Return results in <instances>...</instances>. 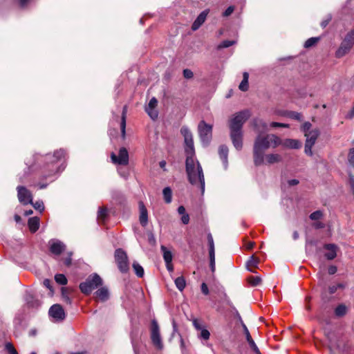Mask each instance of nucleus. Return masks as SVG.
<instances>
[{
	"instance_id": "nucleus-1",
	"label": "nucleus",
	"mask_w": 354,
	"mask_h": 354,
	"mask_svg": "<svg viewBox=\"0 0 354 354\" xmlns=\"http://www.w3.org/2000/svg\"><path fill=\"white\" fill-rule=\"evenodd\" d=\"M180 133L184 137L185 151L186 153V172L189 181L193 185L199 186L202 192H203L205 190V178L203 169L199 162L195 158L192 133L185 127L181 128Z\"/></svg>"
},
{
	"instance_id": "nucleus-2",
	"label": "nucleus",
	"mask_w": 354,
	"mask_h": 354,
	"mask_svg": "<svg viewBox=\"0 0 354 354\" xmlns=\"http://www.w3.org/2000/svg\"><path fill=\"white\" fill-rule=\"evenodd\" d=\"M281 140L274 134L259 135L254 143L253 159L255 166L263 165L264 151L270 147L275 148L280 145Z\"/></svg>"
},
{
	"instance_id": "nucleus-3",
	"label": "nucleus",
	"mask_w": 354,
	"mask_h": 354,
	"mask_svg": "<svg viewBox=\"0 0 354 354\" xmlns=\"http://www.w3.org/2000/svg\"><path fill=\"white\" fill-rule=\"evenodd\" d=\"M250 117V113L248 110H244L232 115L229 120L230 131H242L244 123Z\"/></svg>"
},
{
	"instance_id": "nucleus-4",
	"label": "nucleus",
	"mask_w": 354,
	"mask_h": 354,
	"mask_svg": "<svg viewBox=\"0 0 354 354\" xmlns=\"http://www.w3.org/2000/svg\"><path fill=\"white\" fill-rule=\"evenodd\" d=\"M102 283V280L100 277L97 274H93L89 275L85 281L80 284V289L84 295H89Z\"/></svg>"
},
{
	"instance_id": "nucleus-5",
	"label": "nucleus",
	"mask_w": 354,
	"mask_h": 354,
	"mask_svg": "<svg viewBox=\"0 0 354 354\" xmlns=\"http://www.w3.org/2000/svg\"><path fill=\"white\" fill-rule=\"evenodd\" d=\"M64 155L65 152L62 149L56 151L53 155H46V160H47V164L46 167L49 169V174L44 176L45 178L52 176L58 171L55 162L59 161L62 158H64Z\"/></svg>"
},
{
	"instance_id": "nucleus-6",
	"label": "nucleus",
	"mask_w": 354,
	"mask_h": 354,
	"mask_svg": "<svg viewBox=\"0 0 354 354\" xmlns=\"http://www.w3.org/2000/svg\"><path fill=\"white\" fill-rule=\"evenodd\" d=\"M354 45V30L347 33L345 38L342 41L339 48L336 51V57H342L346 55L353 48Z\"/></svg>"
},
{
	"instance_id": "nucleus-7",
	"label": "nucleus",
	"mask_w": 354,
	"mask_h": 354,
	"mask_svg": "<svg viewBox=\"0 0 354 354\" xmlns=\"http://www.w3.org/2000/svg\"><path fill=\"white\" fill-rule=\"evenodd\" d=\"M198 129L202 142L205 145L208 144L212 138V126L201 121L198 124Z\"/></svg>"
},
{
	"instance_id": "nucleus-8",
	"label": "nucleus",
	"mask_w": 354,
	"mask_h": 354,
	"mask_svg": "<svg viewBox=\"0 0 354 354\" xmlns=\"http://www.w3.org/2000/svg\"><path fill=\"white\" fill-rule=\"evenodd\" d=\"M115 259L118 268L122 272H126L129 270L128 257L126 252L122 249H118L115 252Z\"/></svg>"
},
{
	"instance_id": "nucleus-9",
	"label": "nucleus",
	"mask_w": 354,
	"mask_h": 354,
	"mask_svg": "<svg viewBox=\"0 0 354 354\" xmlns=\"http://www.w3.org/2000/svg\"><path fill=\"white\" fill-rule=\"evenodd\" d=\"M151 339L153 345L158 349H162L163 347L162 339L160 334V328L158 322L152 320L151 326Z\"/></svg>"
},
{
	"instance_id": "nucleus-10",
	"label": "nucleus",
	"mask_w": 354,
	"mask_h": 354,
	"mask_svg": "<svg viewBox=\"0 0 354 354\" xmlns=\"http://www.w3.org/2000/svg\"><path fill=\"white\" fill-rule=\"evenodd\" d=\"M111 160L115 164L127 165L129 163V153L126 148L122 147L119 150L118 156L114 153L111 155Z\"/></svg>"
},
{
	"instance_id": "nucleus-11",
	"label": "nucleus",
	"mask_w": 354,
	"mask_h": 354,
	"mask_svg": "<svg viewBox=\"0 0 354 354\" xmlns=\"http://www.w3.org/2000/svg\"><path fill=\"white\" fill-rule=\"evenodd\" d=\"M17 189L18 199L20 203L24 205L32 203V194L29 190L23 186H18Z\"/></svg>"
},
{
	"instance_id": "nucleus-12",
	"label": "nucleus",
	"mask_w": 354,
	"mask_h": 354,
	"mask_svg": "<svg viewBox=\"0 0 354 354\" xmlns=\"http://www.w3.org/2000/svg\"><path fill=\"white\" fill-rule=\"evenodd\" d=\"M49 315L57 321L63 320L65 318V313L59 304H54L49 309Z\"/></svg>"
},
{
	"instance_id": "nucleus-13",
	"label": "nucleus",
	"mask_w": 354,
	"mask_h": 354,
	"mask_svg": "<svg viewBox=\"0 0 354 354\" xmlns=\"http://www.w3.org/2000/svg\"><path fill=\"white\" fill-rule=\"evenodd\" d=\"M230 136L234 147L237 150H241L243 147V131H230Z\"/></svg>"
},
{
	"instance_id": "nucleus-14",
	"label": "nucleus",
	"mask_w": 354,
	"mask_h": 354,
	"mask_svg": "<svg viewBox=\"0 0 354 354\" xmlns=\"http://www.w3.org/2000/svg\"><path fill=\"white\" fill-rule=\"evenodd\" d=\"M157 104L158 100L156 98L152 97L145 108L146 112L152 120H156L158 115V111L156 109Z\"/></svg>"
},
{
	"instance_id": "nucleus-15",
	"label": "nucleus",
	"mask_w": 354,
	"mask_h": 354,
	"mask_svg": "<svg viewBox=\"0 0 354 354\" xmlns=\"http://www.w3.org/2000/svg\"><path fill=\"white\" fill-rule=\"evenodd\" d=\"M208 13V9L205 10L201 12V14L197 17L192 26V30L195 31L201 27V26L205 21Z\"/></svg>"
},
{
	"instance_id": "nucleus-16",
	"label": "nucleus",
	"mask_w": 354,
	"mask_h": 354,
	"mask_svg": "<svg viewBox=\"0 0 354 354\" xmlns=\"http://www.w3.org/2000/svg\"><path fill=\"white\" fill-rule=\"evenodd\" d=\"M50 252L57 255L60 254L65 248L64 243L59 241L52 240L50 241Z\"/></svg>"
},
{
	"instance_id": "nucleus-17",
	"label": "nucleus",
	"mask_w": 354,
	"mask_h": 354,
	"mask_svg": "<svg viewBox=\"0 0 354 354\" xmlns=\"http://www.w3.org/2000/svg\"><path fill=\"white\" fill-rule=\"evenodd\" d=\"M139 209H140V223L143 226L145 227L148 223V214L147 210L142 202L139 203Z\"/></svg>"
},
{
	"instance_id": "nucleus-18",
	"label": "nucleus",
	"mask_w": 354,
	"mask_h": 354,
	"mask_svg": "<svg viewBox=\"0 0 354 354\" xmlns=\"http://www.w3.org/2000/svg\"><path fill=\"white\" fill-rule=\"evenodd\" d=\"M324 248L327 250L325 257L328 260H333L337 256V246L334 244H326Z\"/></svg>"
},
{
	"instance_id": "nucleus-19",
	"label": "nucleus",
	"mask_w": 354,
	"mask_h": 354,
	"mask_svg": "<svg viewBox=\"0 0 354 354\" xmlns=\"http://www.w3.org/2000/svg\"><path fill=\"white\" fill-rule=\"evenodd\" d=\"M319 135V131L318 129H313L310 131L308 133H306L305 137L306 138V143L314 145L318 136Z\"/></svg>"
},
{
	"instance_id": "nucleus-20",
	"label": "nucleus",
	"mask_w": 354,
	"mask_h": 354,
	"mask_svg": "<svg viewBox=\"0 0 354 354\" xmlns=\"http://www.w3.org/2000/svg\"><path fill=\"white\" fill-rule=\"evenodd\" d=\"M281 160V156L277 153H264V160L265 162L263 165H272L274 163H277L280 162Z\"/></svg>"
},
{
	"instance_id": "nucleus-21",
	"label": "nucleus",
	"mask_w": 354,
	"mask_h": 354,
	"mask_svg": "<svg viewBox=\"0 0 354 354\" xmlns=\"http://www.w3.org/2000/svg\"><path fill=\"white\" fill-rule=\"evenodd\" d=\"M95 297L101 301H106L109 297V290L106 287L99 288L95 292Z\"/></svg>"
},
{
	"instance_id": "nucleus-22",
	"label": "nucleus",
	"mask_w": 354,
	"mask_h": 354,
	"mask_svg": "<svg viewBox=\"0 0 354 354\" xmlns=\"http://www.w3.org/2000/svg\"><path fill=\"white\" fill-rule=\"evenodd\" d=\"M281 145L290 149H299L301 146V142L295 139H286L281 141Z\"/></svg>"
},
{
	"instance_id": "nucleus-23",
	"label": "nucleus",
	"mask_w": 354,
	"mask_h": 354,
	"mask_svg": "<svg viewBox=\"0 0 354 354\" xmlns=\"http://www.w3.org/2000/svg\"><path fill=\"white\" fill-rule=\"evenodd\" d=\"M218 153L220 158L222 160L223 163L226 168L227 166V155H228V148L225 145H221L218 149Z\"/></svg>"
},
{
	"instance_id": "nucleus-24",
	"label": "nucleus",
	"mask_w": 354,
	"mask_h": 354,
	"mask_svg": "<svg viewBox=\"0 0 354 354\" xmlns=\"http://www.w3.org/2000/svg\"><path fill=\"white\" fill-rule=\"evenodd\" d=\"M259 259L254 255L250 257L246 263V266L250 272H254V268H258Z\"/></svg>"
},
{
	"instance_id": "nucleus-25",
	"label": "nucleus",
	"mask_w": 354,
	"mask_h": 354,
	"mask_svg": "<svg viewBox=\"0 0 354 354\" xmlns=\"http://www.w3.org/2000/svg\"><path fill=\"white\" fill-rule=\"evenodd\" d=\"M29 230L31 232H35L39 227V219L37 217L29 218L28 222Z\"/></svg>"
},
{
	"instance_id": "nucleus-26",
	"label": "nucleus",
	"mask_w": 354,
	"mask_h": 354,
	"mask_svg": "<svg viewBox=\"0 0 354 354\" xmlns=\"http://www.w3.org/2000/svg\"><path fill=\"white\" fill-rule=\"evenodd\" d=\"M127 111V106H124L123 107L122 110V119H121V123H120V128H121V133L123 138L125 137V129H126V114Z\"/></svg>"
},
{
	"instance_id": "nucleus-27",
	"label": "nucleus",
	"mask_w": 354,
	"mask_h": 354,
	"mask_svg": "<svg viewBox=\"0 0 354 354\" xmlns=\"http://www.w3.org/2000/svg\"><path fill=\"white\" fill-rule=\"evenodd\" d=\"M160 250L163 254V259L165 263H171L172 261L173 255L165 246L161 245Z\"/></svg>"
},
{
	"instance_id": "nucleus-28",
	"label": "nucleus",
	"mask_w": 354,
	"mask_h": 354,
	"mask_svg": "<svg viewBox=\"0 0 354 354\" xmlns=\"http://www.w3.org/2000/svg\"><path fill=\"white\" fill-rule=\"evenodd\" d=\"M248 78L249 74L247 72H244L243 75V80L239 84V89L242 91H246L248 89Z\"/></svg>"
},
{
	"instance_id": "nucleus-29",
	"label": "nucleus",
	"mask_w": 354,
	"mask_h": 354,
	"mask_svg": "<svg viewBox=\"0 0 354 354\" xmlns=\"http://www.w3.org/2000/svg\"><path fill=\"white\" fill-rule=\"evenodd\" d=\"M175 285L176 288L180 290L183 291L186 286L185 279L183 277H177L175 281Z\"/></svg>"
},
{
	"instance_id": "nucleus-30",
	"label": "nucleus",
	"mask_w": 354,
	"mask_h": 354,
	"mask_svg": "<svg viewBox=\"0 0 354 354\" xmlns=\"http://www.w3.org/2000/svg\"><path fill=\"white\" fill-rule=\"evenodd\" d=\"M247 280L252 286H259L261 282V279L259 276H250Z\"/></svg>"
},
{
	"instance_id": "nucleus-31",
	"label": "nucleus",
	"mask_w": 354,
	"mask_h": 354,
	"mask_svg": "<svg viewBox=\"0 0 354 354\" xmlns=\"http://www.w3.org/2000/svg\"><path fill=\"white\" fill-rule=\"evenodd\" d=\"M133 268L135 271L136 274L138 277H142L144 275V269L137 262H133Z\"/></svg>"
},
{
	"instance_id": "nucleus-32",
	"label": "nucleus",
	"mask_w": 354,
	"mask_h": 354,
	"mask_svg": "<svg viewBox=\"0 0 354 354\" xmlns=\"http://www.w3.org/2000/svg\"><path fill=\"white\" fill-rule=\"evenodd\" d=\"M162 193H163L164 199H165V202L167 203H171V198H172L171 189L169 187H165L163 189Z\"/></svg>"
},
{
	"instance_id": "nucleus-33",
	"label": "nucleus",
	"mask_w": 354,
	"mask_h": 354,
	"mask_svg": "<svg viewBox=\"0 0 354 354\" xmlns=\"http://www.w3.org/2000/svg\"><path fill=\"white\" fill-rule=\"evenodd\" d=\"M346 307L345 305H339L335 310V315L338 317L344 315L346 313Z\"/></svg>"
},
{
	"instance_id": "nucleus-34",
	"label": "nucleus",
	"mask_w": 354,
	"mask_h": 354,
	"mask_svg": "<svg viewBox=\"0 0 354 354\" xmlns=\"http://www.w3.org/2000/svg\"><path fill=\"white\" fill-rule=\"evenodd\" d=\"M107 215V209L104 207L99 209L97 212V219L100 221L104 222Z\"/></svg>"
},
{
	"instance_id": "nucleus-35",
	"label": "nucleus",
	"mask_w": 354,
	"mask_h": 354,
	"mask_svg": "<svg viewBox=\"0 0 354 354\" xmlns=\"http://www.w3.org/2000/svg\"><path fill=\"white\" fill-rule=\"evenodd\" d=\"M207 241L209 244V254H215L214 240L211 234H207Z\"/></svg>"
},
{
	"instance_id": "nucleus-36",
	"label": "nucleus",
	"mask_w": 354,
	"mask_h": 354,
	"mask_svg": "<svg viewBox=\"0 0 354 354\" xmlns=\"http://www.w3.org/2000/svg\"><path fill=\"white\" fill-rule=\"evenodd\" d=\"M247 342H248L250 347L255 353V354H261L259 349L258 348L252 337L247 339Z\"/></svg>"
},
{
	"instance_id": "nucleus-37",
	"label": "nucleus",
	"mask_w": 354,
	"mask_h": 354,
	"mask_svg": "<svg viewBox=\"0 0 354 354\" xmlns=\"http://www.w3.org/2000/svg\"><path fill=\"white\" fill-rule=\"evenodd\" d=\"M55 281L61 285H66L67 283L66 277L62 274H57L55 276Z\"/></svg>"
},
{
	"instance_id": "nucleus-38",
	"label": "nucleus",
	"mask_w": 354,
	"mask_h": 354,
	"mask_svg": "<svg viewBox=\"0 0 354 354\" xmlns=\"http://www.w3.org/2000/svg\"><path fill=\"white\" fill-rule=\"evenodd\" d=\"M322 216H323L322 212L321 210H317V211H315V212H313L312 214H310V218L313 221H317V220L322 218Z\"/></svg>"
},
{
	"instance_id": "nucleus-39",
	"label": "nucleus",
	"mask_w": 354,
	"mask_h": 354,
	"mask_svg": "<svg viewBox=\"0 0 354 354\" xmlns=\"http://www.w3.org/2000/svg\"><path fill=\"white\" fill-rule=\"evenodd\" d=\"M319 40L318 37H311L306 40V41L304 44L305 48H310L313 46H314Z\"/></svg>"
},
{
	"instance_id": "nucleus-40",
	"label": "nucleus",
	"mask_w": 354,
	"mask_h": 354,
	"mask_svg": "<svg viewBox=\"0 0 354 354\" xmlns=\"http://www.w3.org/2000/svg\"><path fill=\"white\" fill-rule=\"evenodd\" d=\"M236 41L225 40V41H222L218 46V48L221 49V48H228V47L234 45V44H236Z\"/></svg>"
},
{
	"instance_id": "nucleus-41",
	"label": "nucleus",
	"mask_w": 354,
	"mask_h": 354,
	"mask_svg": "<svg viewBox=\"0 0 354 354\" xmlns=\"http://www.w3.org/2000/svg\"><path fill=\"white\" fill-rule=\"evenodd\" d=\"M344 288V285L342 284V283H337L336 285H333V286H330L328 288L329 290V292L330 294H333L335 293L337 289L339 288Z\"/></svg>"
},
{
	"instance_id": "nucleus-42",
	"label": "nucleus",
	"mask_w": 354,
	"mask_h": 354,
	"mask_svg": "<svg viewBox=\"0 0 354 354\" xmlns=\"http://www.w3.org/2000/svg\"><path fill=\"white\" fill-rule=\"evenodd\" d=\"M209 254V267L211 271L214 272L215 271V254Z\"/></svg>"
},
{
	"instance_id": "nucleus-43",
	"label": "nucleus",
	"mask_w": 354,
	"mask_h": 354,
	"mask_svg": "<svg viewBox=\"0 0 354 354\" xmlns=\"http://www.w3.org/2000/svg\"><path fill=\"white\" fill-rule=\"evenodd\" d=\"M6 349L9 354H18L17 351L11 343H7L6 344Z\"/></svg>"
},
{
	"instance_id": "nucleus-44",
	"label": "nucleus",
	"mask_w": 354,
	"mask_h": 354,
	"mask_svg": "<svg viewBox=\"0 0 354 354\" xmlns=\"http://www.w3.org/2000/svg\"><path fill=\"white\" fill-rule=\"evenodd\" d=\"M348 160L351 165L354 167V148H351L348 153Z\"/></svg>"
},
{
	"instance_id": "nucleus-45",
	"label": "nucleus",
	"mask_w": 354,
	"mask_h": 354,
	"mask_svg": "<svg viewBox=\"0 0 354 354\" xmlns=\"http://www.w3.org/2000/svg\"><path fill=\"white\" fill-rule=\"evenodd\" d=\"M314 145H312L311 143L310 144H307V143H305V149H304V151H305V153L308 155V156H313V151H312V148Z\"/></svg>"
},
{
	"instance_id": "nucleus-46",
	"label": "nucleus",
	"mask_w": 354,
	"mask_h": 354,
	"mask_svg": "<svg viewBox=\"0 0 354 354\" xmlns=\"http://www.w3.org/2000/svg\"><path fill=\"white\" fill-rule=\"evenodd\" d=\"M33 207L36 209L42 212L44 209V205L42 201H37L35 203H32Z\"/></svg>"
},
{
	"instance_id": "nucleus-47",
	"label": "nucleus",
	"mask_w": 354,
	"mask_h": 354,
	"mask_svg": "<svg viewBox=\"0 0 354 354\" xmlns=\"http://www.w3.org/2000/svg\"><path fill=\"white\" fill-rule=\"evenodd\" d=\"M270 127H285V128H288L289 127V125L288 124H285V123H280V122H272L270 123Z\"/></svg>"
},
{
	"instance_id": "nucleus-48",
	"label": "nucleus",
	"mask_w": 354,
	"mask_h": 354,
	"mask_svg": "<svg viewBox=\"0 0 354 354\" xmlns=\"http://www.w3.org/2000/svg\"><path fill=\"white\" fill-rule=\"evenodd\" d=\"M200 336L201 338H203L204 339H208L209 338L210 333L207 330L203 329V330H201Z\"/></svg>"
},
{
	"instance_id": "nucleus-49",
	"label": "nucleus",
	"mask_w": 354,
	"mask_h": 354,
	"mask_svg": "<svg viewBox=\"0 0 354 354\" xmlns=\"http://www.w3.org/2000/svg\"><path fill=\"white\" fill-rule=\"evenodd\" d=\"M310 127H311V124L308 122H305L303 125H302V131L304 132V135L306 134V133H308L310 130Z\"/></svg>"
},
{
	"instance_id": "nucleus-50",
	"label": "nucleus",
	"mask_w": 354,
	"mask_h": 354,
	"mask_svg": "<svg viewBox=\"0 0 354 354\" xmlns=\"http://www.w3.org/2000/svg\"><path fill=\"white\" fill-rule=\"evenodd\" d=\"M289 116L295 120H301V115L299 113L297 112H290L289 113Z\"/></svg>"
},
{
	"instance_id": "nucleus-51",
	"label": "nucleus",
	"mask_w": 354,
	"mask_h": 354,
	"mask_svg": "<svg viewBox=\"0 0 354 354\" xmlns=\"http://www.w3.org/2000/svg\"><path fill=\"white\" fill-rule=\"evenodd\" d=\"M183 75L186 79H190L193 77V72L189 69H185L183 71Z\"/></svg>"
},
{
	"instance_id": "nucleus-52",
	"label": "nucleus",
	"mask_w": 354,
	"mask_h": 354,
	"mask_svg": "<svg viewBox=\"0 0 354 354\" xmlns=\"http://www.w3.org/2000/svg\"><path fill=\"white\" fill-rule=\"evenodd\" d=\"M241 325H242V327H243V333L245 335V337H246V339L251 337V335H250V333L249 332V330L248 329L247 326H245V324L241 322Z\"/></svg>"
},
{
	"instance_id": "nucleus-53",
	"label": "nucleus",
	"mask_w": 354,
	"mask_h": 354,
	"mask_svg": "<svg viewBox=\"0 0 354 354\" xmlns=\"http://www.w3.org/2000/svg\"><path fill=\"white\" fill-rule=\"evenodd\" d=\"M181 221L183 224H188L189 222V216L187 214L182 215Z\"/></svg>"
},
{
	"instance_id": "nucleus-54",
	"label": "nucleus",
	"mask_w": 354,
	"mask_h": 354,
	"mask_svg": "<svg viewBox=\"0 0 354 354\" xmlns=\"http://www.w3.org/2000/svg\"><path fill=\"white\" fill-rule=\"evenodd\" d=\"M201 291L205 295L209 294V289H208V287H207V284L205 283H203L201 284Z\"/></svg>"
},
{
	"instance_id": "nucleus-55",
	"label": "nucleus",
	"mask_w": 354,
	"mask_h": 354,
	"mask_svg": "<svg viewBox=\"0 0 354 354\" xmlns=\"http://www.w3.org/2000/svg\"><path fill=\"white\" fill-rule=\"evenodd\" d=\"M234 10L233 6H229L224 12L223 15L225 17L230 16L233 12Z\"/></svg>"
},
{
	"instance_id": "nucleus-56",
	"label": "nucleus",
	"mask_w": 354,
	"mask_h": 354,
	"mask_svg": "<svg viewBox=\"0 0 354 354\" xmlns=\"http://www.w3.org/2000/svg\"><path fill=\"white\" fill-rule=\"evenodd\" d=\"M192 322H193L194 326L195 327V328L196 330H201V324L196 319H194Z\"/></svg>"
},
{
	"instance_id": "nucleus-57",
	"label": "nucleus",
	"mask_w": 354,
	"mask_h": 354,
	"mask_svg": "<svg viewBox=\"0 0 354 354\" xmlns=\"http://www.w3.org/2000/svg\"><path fill=\"white\" fill-rule=\"evenodd\" d=\"M44 285L50 291H52L51 281L49 279H45L44 281Z\"/></svg>"
},
{
	"instance_id": "nucleus-58",
	"label": "nucleus",
	"mask_w": 354,
	"mask_h": 354,
	"mask_svg": "<svg viewBox=\"0 0 354 354\" xmlns=\"http://www.w3.org/2000/svg\"><path fill=\"white\" fill-rule=\"evenodd\" d=\"M337 272V268L334 266H331L328 268V273L330 274H333Z\"/></svg>"
},
{
	"instance_id": "nucleus-59",
	"label": "nucleus",
	"mask_w": 354,
	"mask_h": 354,
	"mask_svg": "<svg viewBox=\"0 0 354 354\" xmlns=\"http://www.w3.org/2000/svg\"><path fill=\"white\" fill-rule=\"evenodd\" d=\"M71 254L64 259V263L66 266H69L71 264Z\"/></svg>"
},
{
	"instance_id": "nucleus-60",
	"label": "nucleus",
	"mask_w": 354,
	"mask_h": 354,
	"mask_svg": "<svg viewBox=\"0 0 354 354\" xmlns=\"http://www.w3.org/2000/svg\"><path fill=\"white\" fill-rule=\"evenodd\" d=\"M349 183L352 189L354 191V176L350 175L349 176Z\"/></svg>"
},
{
	"instance_id": "nucleus-61",
	"label": "nucleus",
	"mask_w": 354,
	"mask_h": 354,
	"mask_svg": "<svg viewBox=\"0 0 354 354\" xmlns=\"http://www.w3.org/2000/svg\"><path fill=\"white\" fill-rule=\"evenodd\" d=\"M178 212L179 214L183 215L184 214H186L185 212V208L183 206H180L178 208Z\"/></svg>"
},
{
	"instance_id": "nucleus-62",
	"label": "nucleus",
	"mask_w": 354,
	"mask_h": 354,
	"mask_svg": "<svg viewBox=\"0 0 354 354\" xmlns=\"http://www.w3.org/2000/svg\"><path fill=\"white\" fill-rule=\"evenodd\" d=\"M254 245V242H248L245 244V248L247 250H251L253 248Z\"/></svg>"
},
{
	"instance_id": "nucleus-63",
	"label": "nucleus",
	"mask_w": 354,
	"mask_h": 354,
	"mask_svg": "<svg viewBox=\"0 0 354 354\" xmlns=\"http://www.w3.org/2000/svg\"><path fill=\"white\" fill-rule=\"evenodd\" d=\"M299 183V180H296V179H292V180H288V184L289 185H296Z\"/></svg>"
},
{
	"instance_id": "nucleus-64",
	"label": "nucleus",
	"mask_w": 354,
	"mask_h": 354,
	"mask_svg": "<svg viewBox=\"0 0 354 354\" xmlns=\"http://www.w3.org/2000/svg\"><path fill=\"white\" fill-rule=\"evenodd\" d=\"M166 263V267H167V270L170 272H172L174 270V267H173L171 262V263Z\"/></svg>"
}]
</instances>
